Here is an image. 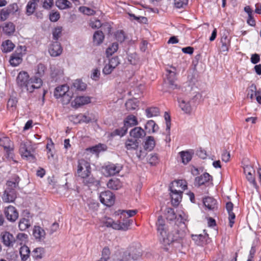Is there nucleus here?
I'll list each match as a JSON object with an SVG mask.
<instances>
[{
  "instance_id": "1",
  "label": "nucleus",
  "mask_w": 261,
  "mask_h": 261,
  "mask_svg": "<svg viewBox=\"0 0 261 261\" xmlns=\"http://www.w3.org/2000/svg\"><path fill=\"white\" fill-rule=\"evenodd\" d=\"M156 226L160 242L165 246H169L174 242L180 243L185 236V233L178 229L176 224L174 225L173 230L170 229L169 231L162 216L158 217Z\"/></svg>"
},
{
  "instance_id": "2",
  "label": "nucleus",
  "mask_w": 261,
  "mask_h": 261,
  "mask_svg": "<svg viewBox=\"0 0 261 261\" xmlns=\"http://www.w3.org/2000/svg\"><path fill=\"white\" fill-rule=\"evenodd\" d=\"M115 219L118 220L115 221L112 218L105 217L102 219V223L107 227H112L116 230H126L128 229L130 224V210H119L115 211L113 215Z\"/></svg>"
},
{
  "instance_id": "3",
  "label": "nucleus",
  "mask_w": 261,
  "mask_h": 261,
  "mask_svg": "<svg viewBox=\"0 0 261 261\" xmlns=\"http://www.w3.org/2000/svg\"><path fill=\"white\" fill-rule=\"evenodd\" d=\"M91 168L89 162L84 159L78 160L77 165L76 175L83 178L85 184H92L94 179L90 177Z\"/></svg>"
},
{
  "instance_id": "4",
  "label": "nucleus",
  "mask_w": 261,
  "mask_h": 261,
  "mask_svg": "<svg viewBox=\"0 0 261 261\" xmlns=\"http://www.w3.org/2000/svg\"><path fill=\"white\" fill-rule=\"evenodd\" d=\"M54 96L57 99L62 98L63 105H67L71 100L73 93L69 90V87L67 84H64L55 88Z\"/></svg>"
},
{
  "instance_id": "5",
  "label": "nucleus",
  "mask_w": 261,
  "mask_h": 261,
  "mask_svg": "<svg viewBox=\"0 0 261 261\" xmlns=\"http://www.w3.org/2000/svg\"><path fill=\"white\" fill-rule=\"evenodd\" d=\"M35 151V149L31 142L24 141L20 143L19 152L22 158L31 162H35L36 160Z\"/></svg>"
},
{
  "instance_id": "6",
  "label": "nucleus",
  "mask_w": 261,
  "mask_h": 261,
  "mask_svg": "<svg viewBox=\"0 0 261 261\" xmlns=\"http://www.w3.org/2000/svg\"><path fill=\"white\" fill-rule=\"evenodd\" d=\"M197 95H196L193 98L188 101H186L183 99H179V107L181 110L186 114L190 115L193 110V107L195 106V99Z\"/></svg>"
},
{
  "instance_id": "7",
  "label": "nucleus",
  "mask_w": 261,
  "mask_h": 261,
  "mask_svg": "<svg viewBox=\"0 0 261 261\" xmlns=\"http://www.w3.org/2000/svg\"><path fill=\"white\" fill-rule=\"evenodd\" d=\"M122 169L121 165L119 164L110 163L102 167L103 174L106 176H110L118 173Z\"/></svg>"
},
{
  "instance_id": "8",
  "label": "nucleus",
  "mask_w": 261,
  "mask_h": 261,
  "mask_svg": "<svg viewBox=\"0 0 261 261\" xmlns=\"http://www.w3.org/2000/svg\"><path fill=\"white\" fill-rule=\"evenodd\" d=\"M99 198L100 202L107 206L113 205L115 201V195L110 191L101 192Z\"/></svg>"
},
{
  "instance_id": "9",
  "label": "nucleus",
  "mask_w": 261,
  "mask_h": 261,
  "mask_svg": "<svg viewBox=\"0 0 261 261\" xmlns=\"http://www.w3.org/2000/svg\"><path fill=\"white\" fill-rule=\"evenodd\" d=\"M4 213L7 219L12 222L16 221L19 216L18 212L12 205H9L6 207L4 210Z\"/></svg>"
},
{
  "instance_id": "10",
  "label": "nucleus",
  "mask_w": 261,
  "mask_h": 261,
  "mask_svg": "<svg viewBox=\"0 0 261 261\" xmlns=\"http://www.w3.org/2000/svg\"><path fill=\"white\" fill-rule=\"evenodd\" d=\"M130 126V115H128L126 120L124 121V126L120 128L116 129L110 134V137H114L116 136L122 137L127 133V129Z\"/></svg>"
},
{
  "instance_id": "11",
  "label": "nucleus",
  "mask_w": 261,
  "mask_h": 261,
  "mask_svg": "<svg viewBox=\"0 0 261 261\" xmlns=\"http://www.w3.org/2000/svg\"><path fill=\"white\" fill-rule=\"evenodd\" d=\"M42 85V80L39 77L30 78V81L25 85L23 89H25L28 92L32 93L35 89H38Z\"/></svg>"
},
{
  "instance_id": "12",
  "label": "nucleus",
  "mask_w": 261,
  "mask_h": 261,
  "mask_svg": "<svg viewBox=\"0 0 261 261\" xmlns=\"http://www.w3.org/2000/svg\"><path fill=\"white\" fill-rule=\"evenodd\" d=\"M1 238L3 244L7 247H12L16 242L13 235L7 231L1 232Z\"/></svg>"
},
{
  "instance_id": "13",
  "label": "nucleus",
  "mask_w": 261,
  "mask_h": 261,
  "mask_svg": "<svg viewBox=\"0 0 261 261\" xmlns=\"http://www.w3.org/2000/svg\"><path fill=\"white\" fill-rule=\"evenodd\" d=\"M244 172L247 180L252 184L254 188L257 189L258 186L254 177L255 170L253 168L251 165H246L244 167Z\"/></svg>"
},
{
  "instance_id": "14",
  "label": "nucleus",
  "mask_w": 261,
  "mask_h": 261,
  "mask_svg": "<svg viewBox=\"0 0 261 261\" xmlns=\"http://www.w3.org/2000/svg\"><path fill=\"white\" fill-rule=\"evenodd\" d=\"M0 146L4 148L9 156L12 154L14 147L13 143L9 138L5 137L1 138Z\"/></svg>"
},
{
  "instance_id": "15",
  "label": "nucleus",
  "mask_w": 261,
  "mask_h": 261,
  "mask_svg": "<svg viewBox=\"0 0 261 261\" xmlns=\"http://www.w3.org/2000/svg\"><path fill=\"white\" fill-rule=\"evenodd\" d=\"M91 102V98L89 96H77L71 102V105L72 108L77 109L83 105Z\"/></svg>"
},
{
  "instance_id": "16",
  "label": "nucleus",
  "mask_w": 261,
  "mask_h": 261,
  "mask_svg": "<svg viewBox=\"0 0 261 261\" xmlns=\"http://www.w3.org/2000/svg\"><path fill=\"white\" fill-rule=\"evenodd\" d=\"M145 135V131L141 127H136L132 129V136L136 139L133 143H132V146L134 145L136 147H138L139 142L138 141L137 139L144 137Z\"/></svg>"
},
{
  "instance_id": "17",
  "label": "nucleus",
  "mask_w": 261,
  "mask_h": 261,
  "mask_svg": "<svg viewBox=\"0 0 261 261\" xmlns=\"http://www.w3.org/2000/svg\"><path fill=\"white\" fill-rule=\"evenodd\" d=\"M170 191L172 204L174 206H178L182 198V191L177 189H171Z\"/></svg>"
},
{
  "instance_id": "18",
  "label": "nucleus",
  "mask_w": 261,
  "mask_h": 261,
  "mask_svg": "<svg viewBox=\"0 0 261 261\" xmlns=\"http://www.w3.org/2000/svg\"><path fill=\"white\" fill-rule=\"evenodd\" d=\"M30 76L27 72L21 71L19 73L17 77V84L19 87L23 89L25 85H27V83L30 81Z\"/></svg>"
},
{
  "instance_id": "19",
  "label": "nucleus",
  "mask_w": 261,
  "mask_h": 261,
  "mask_svg": "<svg viewBox=\"0 0 261 261\" xmlns=\"http://www.w3.org/2000/svg\"><path fill=\"white\" fill-rule=\"evenodd\" d=\"M20 178L18 175H14L11 179L8 180L6 182V189H9L10 191H17L19 189V183Z\"/></svg>"
},
{
  "instance_id": "20",
  "label": "nucleus",
  "mask_w": 261,
  "mask_h": 261,
  "mask_svg": "<svg viewBox=\"0 0 261 261\" xmlns=\"http://www.w3.org/2000/svg\"><path fill=\"white\" fill-rule=\"evenodd\" d=\"M17 194L16 191H10L9 189H5L2 196V199L4 202H13L17 198Z\"/></svg>"
},
{
  "instance_id": "21",
  "label": "nucleus",
  "mask_w": 261,
  "mask_h": 261,
  "mask_svg": "<svg viewBox=\"0 0 261 261\" xmlns=\"http://www.w3.org/2000/svg\"><path fill=\"white\" fill-rule=\"evenodd\" d=\"M48 52L51 56L57 57L61 54L62 48L58 41L53 42L49 46Z\"/></svg>"
},
{
  "instance_id": "22",
  "label": "nucleus",
  "mask_w": 261,
  "mask_h": 261,
  "mask_svg": "<svg viewBox=\"0 0 261 261\" xmlns=\"http://www.w3.org/2000/svg\"><path fill=\"white\" fill-rule=\"evenodd\" d=\"M32 217L30 216V213H27V215L24 218L20 219L18 227L21 231H24L29 228L31 225V219Z\"/></svg>"
},
{
  "instance_id": "23",
  "label": "nucleus",
  "mask_w": 261,
  "mask_h": 261,
  "mask_svg": "<svg viewBox=\"0 0 261 261\" xmlns=\"http://www.w3.org/2000/svg\"><path fill=\"white\" fill-rule=\"evenodd\" d=\"M213 180L212 176L208 173L205 172L199 176L196 177L195 179V184L198 186L204 185L210 181Z\"/></svg>"
},
{
  "instance_id": "24",
  "label": "nucleus",
  "mask_w": 261,
  "mask_h": 261,
  "mask_svg": "<svg viewBox=\"0 0 261 261\" xmlns=\"http://www.w3.org/2000/svg\"><path fill=\"white\" fill-rule=\"evenodd\" d=\"M233 207V204L231 202H227L226 203V208L229 215V225L230 227H232L236 218V215L232 212Z\"/></svg>"
},
{
  "instance_id": "25",
  "label": "nucleus",
  "mask_w": 261,
  "mask_h": 261,
  "mask_svg": "<svg viewBox=\"0 0 261 261\" xmlns=\"http://www.w3.org/2000/svg\"><path fill=\"white\" fill-rule=\"evenodd\" d=\"M22 61V54L21 52L13 53L10 58L9 62L13 66H17Z\"/></svg>"
},
{
  "instance_id": "26",
  "label": "nucleus",
  "mask_w": 261,
  "mask_h": 261,
  "mask_svg": "<svg viewBox=\"0 0 261 261\" xmlns=\"http://www.w3.org/2000/svg\"><path fill=\"white\" fill-rule=\"evenodd\" d=\"M142 254V250L140 243L134 244L133 249H132V258L134 260H137L141 257Z\"/></svg>"
},
{
  "instance_id": "27",
  "label": "nucleus",
  "mask_w": 261,
  "mask_h": 261,
  "mask_svg": "<svg viewBox=\"0 0 261 261\" xmlns=\"http://www.w3.org/2000/svg\"><path fill=\"white\" fill-rule=\"evenodd\" d=\"M33 234L36 240H43L45 238L44 230L39 226H35L33 229Z\"/></svg>"
},
{
  "instance_id": "28",
  "label": "nucleus",
  "mask_w": 261,
  "mask_h": 261,
  "mask_svg": "<svg viewBox=\"0 0 261 261\" xmlns=\"http://www.w3.org/2000/svg\"><path fill=\"white\" fill-rule=\"evenodd\" d=\"M203 203L204 206L209 210H214L217 208V201L213 197H205L203 200Z\"/></svg>"
},
{
  "instance_id": "29",
  "label": "nucleus",
  "mask_w": 261,
  "mask_h": 261,
  "mask_svg": "<svg viewBox=\"0 0 261 261\" xmlns=\"http://www.w3.org/2000/svg\"><path fill=\"white\" fill-rule=\"evenodd\" d=\"M169 74L167 75V81L169 84V88L172 90L178 88L177 85L175 83V73L174 71L168 70Z\"/></svg>"
},
{
  "instance_id": "30",
  "label": "nucleus",
  "mask_w": 261,
  "mask_h": 261,
  "mask_svg": "<svg viewBox=\"0 0 261 261\" xmlns=\"http://www.w3.org/2000/svg\"><path fill=\"white\" fill-rule=\"evenodd\" d=\"M3 31L4 34L7 35H11L15 31V26L11 22H5L2 25Z\"/></svg>"
},
{
  "instance_id": "31",
  "label": "nucleus",
  "mask_w": 261,
  "mask_h": 261,
  "mask_svg": "<svg viewBox=\"0 0 261 261\" xmlns=\"http://www.w3.org/2000/svg\"><path fill=\"white\" fill-rule=\"evenodd\" d=\"M172 184V186L170 188V190L171 189H177L182 191L187 188V182L184 179L175 180Z\"/></svg>"
},
{
  "instance_id": "32",
  "label": "nucleus",
  "mask_w": 261,
  "mask_h": 261,
  "mask_svg": "<svg viewBox=\"0 0 261 261\" xmlns=\"http://www.w3.org/2000/svg\"><path fill=\"white\" fill-rule=\"evenodd\" d=\"M107 186L109 189L116 190L122 187V183L119 179L114 178L109 180Z\"/></svg>"
},
{
  "instance_id": "33",
  "label": "nucleus",
  "mask_w": 261,
  "mask_h": 261,
  "mask_svg": "<svg viewBox=\"0 0 261 261\" xmlns=\"http://www.w3.org/2000/svg\"><path fill=\"white\" fill-rule=\"evenodd\" d=\"M145 127L149 133L156 132L159 129L158 125L152 120H148L147 122Z\"/></svg>"
},
{
  "instance_id": "34",
  "label": "nucleus",
  "mask_w": 261,
  "mask_h": 261,
  "mask_svg": "<svg viewBox=\"0 0 261 261\" xmlns=\"http://www.w3.org/2000/svg\"><path fill=\"white\" fill-rule=\"evenodd\" d=\"M105 39L103 33L101 31H96L93 37V42L98 45L101 44Z\"/></svg>"
},
{
  "instance_id": "35",
  "label": "nucleus",
  "mask_w": 261,
  "mask_h": 261,
  "mask_svg": "<svg viewBox=\"0 0 261 261\" xmlns=\"http://www.w3.org/2000/svg\"><path fill=\"white\" fill-rule=\"evenodd\" d=\"M193 153L189 151H182L179 152L182 163L187 164L192 159Z\"/></svg>"
},
{
  "instance_id": "36",
  "label": "nucleus",
  "mask_w": 261,
  "mask_h": 261,
  "mask_svg": "<svg viewBox=\"0 0 261 261\" xmlns=\"http://www.w3.org/2000/svg\"><path fill=\"white\" fill-rule=\"evenodd\" d=\"M19 253L21 260L26 261L30 256V250L27 246L23 245L20 248Z\"/></svg>"
},
{
  "instance_id": "37",
  "label": "nucleus",
  "mask_w": 261,
  "mask_h": 261,
  "mask_svg": "<svg viewBox=\"0 0 261 261\" xmlns=\"http://www.w3.org/2000/svg\"><path fill=\"white\" fill-rule=\"evenodd\" d=\"M44 253L45 251L43 248L38 247L33 250L32 255L35 259L38 260L43 257Z\"/></svg>"
},
{
  "instance_id": "38",
  "label": "nucleus",
  "mask_w": 261,
  "mask_h": 261,
  "mask_svg": "<svg viewBox=\"0 0 261 261\" xmlns=\"http://www.w3.org/2000/svg\"><path fill=\"white\" fill-rule=\"evenodd\" d=\"M107 147L105 145L99 143L97 145L93 146L86 149L87 151H90L93 153H99L101 151H104L106 149Z\"/></svg>"
},
{
  "instance_id": "39",
  "label": "nucleus",
  "mask_w": 261,
  "mask_h": 261,
  "mask_svg": "<svg viewBox=\"0 0 261 261\" xmlns=\"http://www.w3.org/2000/svg\"><path fill=\"white\" fill-rule=\"evenodd\" d=\"M145 89V85L143 84L140 83L134 88V99H138L140 98Z\"/></svg>"
},
{
  "instance_id": "40",
  "label": "nucleus",
  "mask_w": 261,
  "mask_h": 261,
  "mask_svg": "<svg viewBox=\"0 0 261 261\" xmlns=\"http://www.w3.org/2000/svg\"><path fill=\"white\" fill-rule=\"evenodd\" d=\"M56 5L61 10L70 8L72 6L71 3L68 0H57Z\"/></svg>"
},
{
  "instance_id": "41",
  "label": "nucleus",
  "mask_w": 261,
  "mask_h": 261,
  "mask_svg": "<svg viewBox=\"0 0 261 261\" xmlns=\"http://www.w3.org/2000/svg\"><path fill=\"white\" fill-rule=\"evenodd\" d=\"M2 49L4 53H8L12 51L15 45L10 40H7L3 42Z\"/></svg>"
},
{
  "instance_id": "42",
  "label": "nucleus",
  "mask_w": 261,
  "mask_h": 261,
  "mask_svg": "<svg viewBox=\"0 0 261 261\" xmlns=\"http://www.w3.org/2000/svg\"><path fill=\"white\" fill-rule=\"evenodd\" d=\"M145 113L147 117L151 118L159 115L160 110L157 107H150L146 109Z\"/></svg>"
},
{
  "instance_id": "43",
  "label": "nucleus",
  "mask_w": 261,
  "mask_h": 261,
  "mask_svg": "<svg viewBox=\"0 0 261 261\" xmlns=\"http://www.w3.org/2000/svg\"><path fill=\"white\" fill-rule=\"evenodd\" d=\"M155 146V141L154 138L152 136H148L146 138V140L144 144V149L146 150L151 151L153 149Z\"/></svg>"
},
{
  "instance_id": "44",
  "label": "nucleus",
  "mask_w": 261,
  "mask_h": 261,
  "mask_svg": "<svg viewBox=\"0 0 261 261\" xmlns=\"http://www.w3.org/2000/svg\"><path fill=\"white\" fill-rule=\"evenodd\" d=\"M247 97L253 100L254 96L255 95V93H258L256 91V86L254 84H251L247 88Z\"/></svg>"
},
{
  "instance_id": "45",
  "label": "nucleus",
  "mask_w": 261,
  "mask_h": 261,
  "mask_svg": "<svg viewBox=\"0 0 261 261\" xmlns=\"http://www.w3.org/2000/svg\"><path fill=\"white\" fill-rule=\"evenodd\" d=\"M90 26L93 29H98L101 27H108V29H109V32L111 31V28L107 24H102L100 21L97 19H91L90 22Z\"/></svg>"
},
{
  "instance_id": "46",
  "label": "nucleus",
  "mask_w": 261,
  "mask_h": 261,
  "mask_svg": "<svg viewBox=\"0 0 261 261\" xmlns=\"http://www.w3.org/2000/svg\"><path fill=\"white\" fill-rule=\"evenodd\" d=\"M111 251L109 247H105L103 248L101 252V257L100 261H108L110 258Z\"/></svg>"
},
{
  "instance_id": "47",
  "label": "nucleus",
  "mask_w": 261,
  "mask_h": 261,
  "mask_svg": "<svg viewBox=\"0 0 261 261\" xmlns=\"http://www.w3.org/2000/svg\"><path fill=\"white\" fill-rule=\"evenodd\" d=\"M28 236L24 233H18L16 236V242L20 245L24 244L27 241Z\"/></svg>"
},
{
  "instance_id": "48",
  "label": "nucleus",
  "mask_w": 261,
  "mask_h": 261,
  "mask_svg": "<svg viewBox=\"0 0 261 261\" xmlns=\"http://www.w3.org/2000/svg\"><path fill=\"white\" fill-rule=\"evenodd\" d=\"M73 87L77 90L84 91L86 89L87 85L81 80H76L73 83Z\"/></svg>"
},
{
  "instance_id": "49",
  "label": "nucleus",
  "mask_w": 261,
  "mask_h": 261,
  "mask_svg": "<svg viewBox=\"0 0 261 261\" xmlns=\"http://www.w3.org/2000/svg\"><path fill=\"white\" fill-rule=\"evenodd\" d=\"M118 48V44L117 43H113L106 50V54L108 57L114 54Z\"/></svg>"
},
{
  "instance_id": "50",
  "label": "nucleus",
  "mask_w": 261,
  "mask_h": 261,
  "mask_svg": "<svg viewBox=\"0 0 261 261\" xmlns=\"http://www.w3.org/2000/svg\"><path fill=\"white\" fill-rule=\"evenodd\" d=\"M17 101L15 98H10L7 102V109L13 112L16 110L17 107Z\"/></svg>"
},
{
  "instance_id": "51",
  "label": "nucleus",
  "mask_w": 261,
  "mask_h": 261,
  "mask_svg": "<svg viewBox=\"0 0 261 261\" xmlns=\"http://www.w3.org/2000/svg\"><path fill=\"white\" fill-rule=\"evenodd\" d=\"M36 3L30 1L27 6V13L30 15L32 14L35 11L36 8Z\"/></svg>"
},
{
  "instance_id": "52",
  "label": "nucleus",
  "mask_w": 261,
  "mask_h": 261,
  "mask_svg": "<svg viewBox=\"0 0 261 261\" xmlns=\"http://www.w3.org/2000/svg\"><path fill=\"white\" fill-rule=\"evenodd\" d=\"M79 10L80 12L87 15H93L95 13L94 10L85 6L80 7Z\"/></svg>"
},
{
  "instance_id": "53",
  "label": "nucleus",
  "mask_w": 261,
  "mask_h": 261,
  "mask_svg": "<svg viewBox=\"0 0 261 261\" xmlns=\"http://www.w3.org/2000/svg\"><path fill=\"white\" fill-rule=\"evenodd\" d=\"M115 36L116 40L120 42H123L126 38L124 32L122 30L116 32Z\"/></svg>"
},
{
  "instance_id": "54",
  "label": "nucleus",
  "mask_w": 261,
  "mask_h": 261,
  "mask_svg": "<svg viewBox=\"0 0 261 261\" xmlns=\"http://www.w3.org/2000/svg\"><path fill=\"white\" fill-rule=\"evenodd\" d=\"M148 161L151 165H155L159 161L158 156L155 154H150L148 156Z\"/></svg>"
},
{
  "instance_id": "55",
  "label": "nucleus",
  "mask_w": 261,
  "mask_h": 261,
  "mask_svg": "<svg viewBox=\"0 0 261 261\" xmlns=\"http://www.w3.org/2000/svg\"><path fill=\"white\" fill-rule=\"evenodd\" d=\"M10 14L7 8L3 9L0 12V19L2 21L6 20Z\"/></svg>"
},
{
  "instance_id": "56",
  "label": "nucleus",
  "mask_w": 261,
  "mask_h": 261,
  "mask_svg": "<svg viewBox=\"0 0 261 261\" xmlns=\"http://www.w3.org/2000/svg\"><path fill=\"white\" fill-rule=\"evenodd\" d=\"M188 3V0H174V5L177 8H183L187 6Z\"/></svg>"
},
{
  "instance_id": "57",
  "label": "nucleus",
  "mask_w": 261,
  "mask_h": 261,
  "mask_svg": "<svg viewBox=\"0 0 261 261\" xmlns=\"http://www.w3.org/2000/svg\"><path fill=\"white\" fill-rule=\"evenodd\" d=\"M165 119L166 120V131H168L169 133V131L170 130L171 127V118L170 116L167 112H165L164 114Z\"/></svg>"
},
{
  "instance_id": "58",
  "label": "nucleus",
  "mask_w": 261,
  "mask_h": 261,
  "mask_svg": "<svg viewBox=\"0 0 261 261\" xmlns=\"http://www.w3.org/2000/svg\"><path fill=\"white\" fill-rule=\"evenodd\" d=\"M62 31V29L61 27H57L54 30L53 35L54 40L57 41L59 39L61 35Z\"/></svg>"
},
{
  "instance_id": "59",
  "label": "nucleus",
  "mask_w": 261,
  "mask_h": 261,
  "mask_svg": "<svg viewBox=\"0 0 261 261\" xmlns=\"http://www.w3.org/2000/svg\"><path fill=\"white\" fill-rule=\"evenodd\" d=\"M109 64L111 66V67L115 68L119 64V61L118 57H114L110 59Z\"/></svg>"
},
{
  "instance_id": "60",
  "label": "nucleus",
  "mask_w": 261,
  "mask_h": 261,
  "mask_svg": "<svg viewBox=\"0 0 261 261\" xmlns=\"http://www.w3.org/2000/svg\"><path fill=\"white\" fill-rule=\"evenodd\" d=\"M60 17V13L58 12H51L49 14V19L52 22L57 21Z\"/></svg>"
},
{
  "instance_id": "61",
  "label": "nucleus",
  "mask_w": 261,
  "mask_h": 261,
  "mask_svg": "<svg viewBox=\"0 0 261 261\" xmlns=\"http://www.w3.org/2000/svg\"><path fill=\"white\" fill-rule=\"evenodd\" d=\"M7 8L10 14H14L18 10V6L16 3L10 5Z\"/></svg>"
},
{
  "instance_id": "62",
  "label": "nucleus",
  "mask_w": 261,
  "mask_h": 261,
  "mask_svg": "<svg viewBox=\"0 0 261 261\" xmlns=\"http://www.w3.org/2000/svg\"><path fill=\"white\" fill-rule=\"evenodd\" d=\"M46 67L43 64L40 63L37 66V68L36 73L38 74L39 76H42L44 73V71Z\"/></svg>"
},
{
  "instance_id": "63",
  "label": "nucleus",
  "mask_w": 261,
  "mask_h": 261,
  "mask_svg": "<svg viewBox=\"0 0 261 261\" xmlns=\"http://www.w3.org/2000/svg\"><path fill=\"white\" fill-rule=\"evenodd\" d=\"M136 146H132V150L134 149L136 151L135 153L136 154V156L139 159H142L143 158L145 155V153L144 151H143L142 150H138V149H136L135 148Z\"/></svg>"
},
{
  "instance_id": "64",
  "label": "nucleus",
  "mask_w": 261,
  "mask_h": 261,
  "mask_svg": "<svg viewBox=\"0 0 261 261\" xmlns=\"http://www.w3.org/2000/svg\"><path fill=\"white\" fill-rule=\"evenodd\" d=\"M100 75V70L96 68L93 70L92 73L91 74V77L93 80L97 81L99 79Z\"/></svg>"
}]
</instances>
